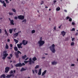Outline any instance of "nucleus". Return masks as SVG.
Wrapping results in <instances>:
<instances>
[{
  "label": "nucleus",
  "instance_id": "obj_1",
  "mask_svg": "<svg viewBox=\"0 0 78 78\" xmlns=\"http://www.w3.org/2000/svg\"><path fill=\"white\" fill-rule=\"evenodd\" d=\"M55 45L54 44H53L50 47V50L53 53H55Z\"/></svg>",
  "mask_w": 78,
  "mask_h": 78
},
{
  "label": "nucleus",
  "instance_id": "obj_2",
  "mask_svg": "<svg viewBox=\"0 0 78 78\" xmlns=\"http://www.w3.org/2000/svg\"><path fill=\"white\" fill-rule=\"evenodd\" d=\"M28 43V41H26L23 40L22 41V43H20V44H19L20 46H21L23 44V45H25L27 44Z\"/></svg>",
  "mask_w": 78,
  "mask_h": 78
},
{
  "label": "nucleus",
  "instance_id": "obj_3",
  "mask_svg": "<svg viewBox=\"0 0 78 78\" xmlns=\"http://www.w3.org/2000/svg\"><path fill=\"white\" fill-rule=\"evenodd\" d=\"M38 43L39 44V46H42L45 43V41H39L38 42Z\"/></svg>",
  "mask_w": 78,
  "mask_h": 78
},
{
  "label": "nucleus",
  "instance_id": "obj_4",
  "mask_svg": "<svg viewBox=\"0 0 78 78\" xmlns=\"http://www.w3.org/2000/svg\"><path fill=\"white\" fill-rule=\"evenodd\" d=\"M10 69V67H6L5 69V72L7 73L9 71Z\"/></svg>",
  "mask_w": 78,
  "mask_h": 78
},
{
  "label": "nucleus",
  "instance_id": "obj_5",
  "mask_svg": "<svg viewBox=\"0 0 78 78\" xmlns=\"http://www.w3.org/2000/svg\"><path fill=\"white\" fill-rule=\"evenodd\" d=\"M18 18L21 20H23L24 19V16H18Z\"/></svg>",
  "mask_w": 78,
  "mask_h": 78
},
{
  "label": "nucleus",
  "instance_id": "obj_6",
  "mask_svg": "<svg viewBox=\"0 0 78 78\" xmlns=\"http://www.w3.org/2000/svg\"><path fill=\"white\" fill-rule=\"evenodd\" d=\"M15 66L16 67H21L22 64L21 63H19L15 65Z\"/></svg>",
  "mask_w": 78,
  "mask_h": 78
},
{
  "label": "nucleus",
  "instance_id": "obj_7",
  "mask_svg": "<svg viewBox=\"0 0 78 78\" xmlns=\"http://www.w3.org/2000/svg\"><path fill=\"white\" fill-rule=\"evenodd\" d=\"M66 32H65L64 31H62L61 32V34L62 35L63 37H64L65 35H66Z\"/></svg>",
  "mask_w": 78,
  "mask_h": 78
},
{
  "label": "nucleus",
  "instance_id": "obj_8",
  "mask_svg": "<svg viewBox=\"0 0 78 78\" xmlns=\"http://www.w3.org/2000/svg\"><path fill=\"white\" fill-rule=\"evenodd\" d=\"M28 62H29V64L30 65H31L32 62V59L31 58H29V61H28Z\"/></svg>",
  "mask_w": 78,
  "mask_h": 78
},
{
  "label": "nucleus",
  "instance_id": "obj_9",
  "mask_svg": "<svg viewBox=\"0 0 78 78\" xmlns=\"http://www.w3.org/2000/svg\"><path fill=\"white\" fill-rule=\"evenodd\" d=\"M5 74H3L2 75H1V76H0V77L1 78H2V77L3 78H5Z\"/></svg>",
  "mask_w": 78,
  "mask_h": 78
},
{
  "label": "nucleus",
  "instance_id": "obj_10",
  "mask_svg": "<svg viewBox=\"0 0 78 78\" xmlns=\"http://www.w3.org/2000/svg\"><path fill=\"white\" fill-rule=\"evenodd\" d=\"M41 69H40L39 70V73H38V75H41Z\"/></svg>",
  "mask_w": 78,
  "mask_h": 78
},
{
  "label": "nucleus",
  "instance_id": "obj_11",
  "mask_svg": "<svg viewBox=\"0 0 78 78\" xmlns=\"http://www.w3.org/2000/svg\"><path fill=\"white\" fill-rule=\"evenodd\" d=\"M14 23V21L12 20H11L10 23L12 25H14V23Z\"/></svg>",
  "mask_w": 78,
  "mask_h": 78
},
{
  "label": "nucleus",
  "instance_id": "obj_12",
  "mask_svg": "<svg viewBox=\"0 0 78 78\" xmlns=\"http://www.w3.org/2000/svg\"><path fill=\"white\" fill-rule=\"evenodd\" d=\"M19 33V31L17 33H16L14 34V36H15V37H17L18 36Z\"/></svg>",
  "mask_w": 78,
  "mask_h": 78
},
{
  "label": "nucleus",
  "instance_id": "obj_13",
  "mask_svg": "<svg viewBox=\"0 0 78 78\" xmlns=\"http://www.w3.org/2000/svg\"><path fill=\"white\" fill-rule=\"evenodd\" d=\"M46 72H47L46 70L44 71L42 73V76H43L44 75H45V73H46Z\"/></svg>",
  "mask_w": 78,
  "mask_h": 78
},
{
  "label": "nucleus",
  "instance_id": "obj_14",
  "mask_svg": "<svg viewBox=\"0 0 78 78\" xmlns=\"http://www.w3.org/2000/svg\"><path fill=\"white\" fill-rule=\"evenodd\" d=\"M26 70V69H24L23 67H22V69L20 70V71L21 72H22L23 71H24Z\"/></svg>",
  "mask_w": 78,
  "mask_h": 78
},
{
  "label": "nucleus",
  "instance_id": "obj_15",
  "mask_svg": "<svg viewBox=\"0 0 78 78\" xmlns=\"http://www.w3.org/2000/svg\"><path fill=\"white\" fill-rule=\"evenodd\" d=\"M15 55H16V58H18L19 57V54L16 53V52L15 53Z\"/></svg>",
  "mask_w": 78,
  "mask_h": 78
},
{
  "label": "nucleus",
  "instance_id": "obj_16",
  "mask_svg": "<svg viewBox=\"0 0 78 78\" xmlns=\"http://www.w3.org/2000/svg\"><path fill=\"white\" fill-rule=\"evenodd\" d=\"M27 57V56L26 55H25L24 56H22V58L23 59H25V58H26Z\"/></svg>",
  "mask_w": 78,
  "mask_h": 78
},
{
  "label": "nucleus",
  "instance_id": "obj_17",
  "mask_svg": "<svg viewBox=\"0 0 78 78\" xmlns=\"http://www.w3.org/2000/svg\"><path fill=\"white\" fill-rule=\"evenodd\" d=\"M14 50H15V51H17L18 50L17 47H16V46H15V47H14Z\"/></svg>",
  "mask_w": 78,
  "mask_h": 78
},
{
  "label": "nucleus",
  "instance_id": "obj_18",
  "mask_svg": "<svg viewBox=\"0 0 78 78\" xmlns=\"http://www.w3.org/2000/svg\"><path fill=\"white\" fill-rule=\"evenodd\" d=\"M32 60L34 61H35L36 60H37V58H36V57H34L32 58Z\"/></svg>",
  "mask_w": 78,
  "mask_h": 78
},
{
  "label": "nucleus",
  "instance_id": "obj_19",
  "mask_svg": "<svg viewBox=\"0 0 78 78\" xmlns=\"http://www.w3.org/2000/svg\"><path fill=\"white\" fill-rule=\"evenodd\" d=\"M14 40L16 42V44L18 43V42H19V41L17 40L16 39H14Z\"/></svg>",
  "mask_w": 78,
  "mask_h": 78
},
{
  "label": "nucleus",
  "instance_id": "obj_20",
  "mask_svg": "<svg viewBox=\"0 0 78 78\" xmlns=\"http://www.w3.org/2000/svg\"><path fill=\"white\" fill-rule=\"evenodd\" d=\"M57 63L56 62H55V61L53 62H52V65H56Z\"/></svg>",
  "mask_w": 78,
  "mask_h": 78
},
{
  "label": "nucleus",
  "instance_id": "obj_21",
  "mask_svg": "<svg viewBox=\"0 0 78 78\" xmlns=\"http://www.w3.org/2000/svg\"><path fill=\"white\" fill-rule=\"evenodd\" d=\"M16 54H18L19 55V54H22V53L19 51H17V52H16Z\"/></svg>",
  "mask_w": 78,
  "mask_h": 78
},
{
  "label": "nucleus",
  "instance_id": "obj_22",
  "mask_svg": "<svg viewBox=\"0 0 78 78\" xmlns=\"http://www.w3.org/2000/svg\"><path fill=\"white\" fill-rule=\"evenodd\" d=\"M60 7H57V8L56 10L57 11H59L60 10Z\"/></svg>",
  "mask_w": 78,
  "mask_h": 78
},
{
  "label": "nucleus",
  "instance_id": "obj_23",
  "mask_svg": "<svg viewBox=\"0 0 78 78\" xmlns=\"http://www.w3.org/2000/svg\"><path fill=\"white\" fill-rule=\"evenodd\" d=\"M5 35H6L7 36H8V34L6 30H5Z\"/></svg>",
  "mask_w": 78,
  "mask_h": 78
},
{
  "label": "nucleus",
  "instance_id": "obj_24",
  "mask_svg": "<svg viewBox=\"0 0 78 78\" xmlns=\"http://www.w3.org/2000/svg\"><path fill=\"white\" fill-rule=\"evenodd\" d=\"M8 55V54L7 53H5L4 54V57H6Z\"/></svg>",
  "mask_w": 78,
  "mask_h": 78
},
{
  "label": "nucleus",
  "instance_id": "obj_25",
  "mask_svg": "<svg viewBox=\"0 0 78 78\" xmlns=\"http://www.w3.org/2000/svg\"><path fill=\"white\" fill-rule=\"evenodd\" d=\"M5 48L7 49H8L9 48V47L8 45H7V44H6V45L5 46Z\"/></svg>",
  "mask_w": 78,
  "mask_h": 78
},
{
  "label": "nucleus",
  "instance_id": "obj_26",
  "mask_svg": "<svg viewBox=\"0 0 78 78\" xmlns=\"http://www.w3.org/2000/svg\"><path fill=\"white\" fill-rule=\"evenodd\" d=\"M11 76V74L8 75L7 76H6L7 78H9Z\"/></svg>",
  "mask_w": 78,
  "mask_h": 78
},
{
  "label": "nucleus",
  "instance_id": "obj_27",
  "mask_svg": "<svg viewBox=\"0 0 78 78\" xmlns=\"http://www.w3.org/2000/svg\"><path fill=\"white\" fill-rule=\"evenodd\" d=\"M9 33L10 34H11L12 33V29H9Z\"/></svg>",
  "mask_w": 78,
  "mask_h": 78
},
{
  "label": "nucleus",
  "instance_id": "obj_28",
  "mask_svg": "<svg viewBox=\"0 0 78 78\" xmlns=\"http://www.w3.org/2000/svg\"><path fill=\"white\" fill-rule=\"evenodd\" d=\"M4 3H3V6L5 7H6V3L4 1H3Z\"/></svg>",
  "mask_w": 78,
  "mask_h": 78
},
{
  "label": "nucleus",
  "instance_id": "obj_29",
  "mask_svg": "<svg viewBox=\"0 0 78 78\" xmlns=\"http://www.w3.org/2000/svg\"><path fill=\"white\" fill-rule=\"evenodd\" d=\"M71 31H75V28H73L71 30Z\"/></svg>",
  "mask_w": 78,
  "mask_h": 78
},
{
  "label": "nucleus",
  "instance_id": "obj_30",
  "mask_svg": "<svg viewBox=\"0 0 78 78\" xmlns=\"http://www.w3.org/2000/svg\"><path fill=\"white\" fill-rule=\"evenodd\" d=\"M17 46L19 48H20V47L21 46V45H20L19 44H17Z\"/></svg>",
  "mask_w": 78,
  "mask_h": 78
},
{
  "label": "nucleus",
  "instance_id": "obj_31",
  "mask_svg": "<svg viewBox=\"0 0 78 78\" xmlns=\"http://www.w3.org/2000/svg\"><path fill=\"white\" fill-rule=\"evenodd\" d=\"M39 67V65H37L35 67V69H37Z\"/></svg>",
  "mask_w": 78,
  "mask_h": 78
},
{
  "label": "nucleus",
  "instance_id": "obj_32",
  "mask_svg": "<svg viewBox=\"0 0 78 78\" xmlns=\"http://www.w3.org/2000/svg\"><path fill=\"white\" fill-rule=\"evenodd\" d=\"M6 2V3H9V2H8V0H5ZM10 1H11L12 0H9Z\"/></svg>",
  "mask_w": 78,
  "mask_h": 78
},
{
  "label": "nucleus",
  "instance_id": "obj_33",
  "mask_svg": "<svg viewBox=\"0 0 78 78\" xmlns=\"http://www.w3.org/2000/svg\"><path fill=\"white\" fill-rule=\"evenodd\" d=\"M27 20H26L25 19L24 20H23V21H22V22H25V23H26V22Z\"/></svg>",
  "mask_w": 78,
  "mask_h": 78
},
{
  "label": "nucleus",
  "instance_id": "obj_34",
  "mask_svg": "<svg viewBox=\"0 0 78 78\" xmlns=\"http://www.w3.org/2000/svg\"><path fill=\"white\" fill-rule=\"evenodd\" d=\"M12 11H13L14 12H16V10H15V9H12Z\"/></svg>",
  "mask_w": 78,
  "mask_h": 78
},
{
  "label": "nucleus",
  "instance_id": "obj_35",
  "mask_svg": "<svg viewBox=\"0 0 78 78\" xmlns=\"http://www.w3.org/2000/svg\"><path fill=\"white\" fill-rule=\"evenodd\" d=\"M35 31L34 30H32V34L35 33Z\"/></svg>",
  "mask_w": 78,
  "mask_h": 78
},
{
  "label": "nucleus",
  "instance_id": "obj_36",
  "mask_svg": "<svg viewBox=\"0 0 78 78\" xmlns=\"http://www.w3.org/2000/svg\"><path fill=\"white\" fill-rule=\"evenodd\" d=\"M74 42H72V43H71V46H73L74 45Z\"/></svg>",
  "mask_w": 78,
  "mask_h": 78
},
{
  "label": "nucleus",
  "instance_id": "obj_37",
  "mask_svg": "<svg viewBox=\"0 0 78 78\" xmlns=\"http://www.w3.org/2000/svg\"><path fill=\"white\" fill-rule=\"evenodd\" d=\"M9 14L10 15H13V13H12V12H9Z\"/></svg>",
  "mask_w": 78,
  "mask_h": 78
},
{
  "label": "nucleus",
  "instance_id": "obj_38",
  "mask_svg": "<svg viewBox=\"0 0 78 78\" xmlns=\"http://www.w3.org/2000/svg\"><path fill=\"white\" fill-rule=\"evenodd\" d=\"M29 62V61H24V62L25 63L27 64Z\"/></svg>",
  "mask_w": 78,
  "mask_h": 78
},
{
  "label": "nucleus",
  "instance_id": "obj_39",
  "mask_svg": "<svg viewBox=\"0 0 78 78\" xmlns=\"http://www.w3.org/2000/svg\"><path fill=\"white\" fill-rule=\"evenodd\" d=\"M69 21H70V22H71L72 21V19L71 18H70L69 20Z\"/></svg>",
  "mask_w": 78,
  "mask_h": 78
},
{
  "label": "nucleus",
  "instance_id": "obj_40",
  "mask_svg": "<svg viewBox=\"0 0 78 78\" xmlns=\"http://www.w3.org/2000/svg\"><path fill=\"white\" fill-rule=\"evenodd\" d=\"M3 52L4 53H6L7 52V51H6L5 50V51H4Z\"/></svg>",
  "mask_w": 78,
  "mask_h": 78
},
{
  "label": "nucleus",
  "instance_id": "obj_41",
  "mask_svg": "<svg viewBox=\"0 0 78 78\" xmlns=\"http://www.w3.org/2000/svg\"><path fill=\"white\" fill-rule=\"evenodd\" d=\"M71 38H72V39H71V40H72V41H74V40L75 39V38H73L72 37H71Z\"/></svg>",
  "mask_w": 78,
  "mask_h": 78
},
{
  "label": "nucleus",
  "instance_id": "obj_42",
  "mask_svg": "<svg viewBox=\"0 0 78 78\" xmlns=\"http://www.w3.org/2000/svg\"><path fill=\"white\" fill-rule=\"evenodd\" d=\"M72 24L73 25H75V23L74 22H72Z\"/></svg>",
  "mask_w": 78,
  "mask_h": 78
},
{
  "label": "nucleus",
  "instance_id": "obj_43",
  "mask_svg": "<svg viewBox=\"0 0 78 78\" xmlns=\"http://www.w3.org/2000/svg\"><path fill=\"white\" fill-rule=\"evenodd\" d=\"M0 2H1V3L2 4H4V2H3H3H2V0H0Z\"/></svg>",
  "mask_w": 78,
  "mask_h": 78
},
{
  "label": "nucleus",
  "instance_id": "obj_44",
  "mask_svg": "<svg viewBox=\"0 0 78 78\" xmlns=\"http://www.w3.org/2000/svg\"><path fill=\"white\" fill-rule=\"evenodd\" d=\"M25 64L24 63H23L22 64V66H25Z\"/></svg>",
  "mask_w": 78,
  "mask_h": 78
},
{
  "label": "nucleus",
  "instance_id": "obj_45",
  "mask_svg": "<svg viewBox=\"0 0 78 78\" xmlns=\"http://www.w3.org/2000/svg\"><path fill=\"white\" fill-rule=\"evenodd\" d=\"M13 73V71L12 70L10 71V74H12Z\"/></svg>",
  "mask_w": 78,
  "mask_h": 78
},
{
  "label": "nucleus",
  "instance_id": "obj_46",
  "mask_svg": "<svg viewBox=\"0 0 78 78\" xmlns=\"http://www.w3.org/2000/svg\"><path fill=\"white\" fill-rule=\"evenodd\" d=\"M42 37H41L40 38V41H42Z\"/></svg>",
  "mask_w": 78,
  "mask_h": 78
},
{
  "label": "nucleus",
  "instance_id": "obj_47",
  "mask_svg": "<svg viewBox=\"0 0 78 78\" xmlns=\"http://www.w3.org/2000/svg\"><path fill=\"white\" fill-rule=\"evenodd\" d=\"M44 3V2L43 1H42L41 2V5H42V4H43Z\"/></svg>",
  "mask_w": 78,
  "mask_h": 78
},
{
  "label": "nucleus",
  "instance_id": "obj_48",
  "mask_svg": "<svg viewBox=\"0 0 78 78\" xmlns=\"http://www.w3.org/2000/svg\"><path fill=\"white\" fill-rule=\"evenodd\" d=\"M14 19H16V20H17L18 19V18H17V17L16 16V17H15Z\"/></svg>",
  "mask_w": 78,
  "mask_h": 78
},
{
  "label": "nucleus",
  "instance_id": "obj_49",
  "mask_svg": "<svg viewBox=\"0 0 78 78\" xmlns=\"http://www.w3.org/2000/svg\"><path fill=\"white\" fill-rule=\"evenodd\" d=\"M10 57H11V58L12 57L13 55L12 54H10Z\"/></svg>",
  "mask_w": 78,
  "mask_h": 78
},
{
  "label": "nucleus",
  "instance_id": "obj_50",
  "mask_svg": "<svg viewBox=\"0 0 78 78\" xmlns=\"http://www.w3.org/2000/svg\"><path fill=\"white\" fill-rule=\"evenodd\" d=\"M13 63H16V61L15 60L13 61Z\"/></svg>",
  "mask_w": 78,
  "mask_h": 78
},
{
  "label": "nucleus",
  "instance_id": "obj_51",
  "mask_svg": "<svg viewBox=\"0 0 78 78\" xmlns=\"http://www.w3.org/2000/svg\"><path fill=\"white\" fill-rule=\"evenodd\" d=\"M35 72H36V73H37V69H35Z\"/></svg>",
  "mask_w": 78,
  "mask_h": 78
},
{
  "label": "nucleus",
  "instance_id": "obj_52",
  "mask_svg": "<svg viewBox=\"0 0 78 78\" xmlns=\"http://www.w3.org/2000/svg\"><path fill=\"white\" fill-rule=\"evenodd\" d=\"M69 16H67L66 17V20H68L69 19Z\"/></svg>",
  "mask_w": 78,
  "mask_h": 78
},
{
  "label": "nucleus",
  "instance_id": "obj_53",
  "mask_svg": "<svg viewBox=\"0 0 78 78\" xmlns=\"http://www.w3.org/2000/svg\"><path fill=\"white\" fill-rule=\"evenodd\" d=\"M11 76H12L13 77H14V75L13 74H11Z\"/></svg>",
  "mask_w": 78,
  "mask_h": 78
},
{
  "label": "nucleus",
  "instance_id": "obj_54",
  "mask_svg": "<svg viewBox=\"0 0 78 78\" xmlns=\"http://www.w3.org/2000/svg\"><path fill=\"white\" fill-rule=\"evenodd\" d=\"M6 58V57H2V59H3V60H4Z\"/></svg>",
  "mask_w": 78,
  "mask_h": 78
},
{
  "label": "nucleus",
  "instance_id": "obj_55",
  "mask_svg": "<svg viewBox=\"0 0 78 78\" xmlns=\"http://www.w3.org/2000/svg\"><path fill=\"white\" fill-rule=\"evenodd\" d=\"M10 46L11 47H12L13 46L12 44H10Z\"/></svg>",
  "mask_w": 78,
  "mask_h": 78
},
{
  "label": "nucleus",
  "instance_id": "obj_56",
  "mask_svg": "<svg viewBox=\"0 0 78 78\" xmlns=\"http://www.w3.org/2000/svg\"><path fill=\"white\" fill-rule=\"evenodd\" d=\"M62 25H61L60 26H59L58 27V28L59 29L62 26Z\"/></svg>",
  "mask_w": 78,
  "mask_h": 78
},
{
  "label": "nucleus",
  "instance_id": "obj_57",
  "mask_svg": "<svg viewBox=\"0 0 78 78\" xmlns=\"http://www.w3.org/2000/svg\"><path fill=\"white\" fill-rule=\"evenodd\" d=\"M2 32V30L1 29H0V34H1Z\"/></svg>",
  "mask_w": 78,
  "mask_h": 78
},
{
  "label": "nucleus",
  "instance_id": "obj_58",
  "mask_svg": "<svg viewBox=\"0 0 78 78\" xmlns=\"http://www.w3.org/2000/svg\"><path fill=\"white\" fill-rule=\"evenodd\" d=\"M56 27L55 26L54 28V29L55 30L56 29Z\"/></svg>",
  "mask_w": 78,
  "mask_h": 78
},
{
  "label": "nucleus",
  "instance_id": "obj_59",
  "mask_svg": "<svg viewBox=\"0 0 78 78\" xmlns=\"http://www.w3.org/2000/svg\"><path fill=\"white\" fill-rule=\"evenodd\" d=\"M69 40V38H68L67 37L66 38V41H68Z\"/></svg>",
  "mask_w": 78,
  "mask_h": 78
},
{
  "label": "nucleus",
  "instance_id": "obj_60",
  "mask_svg": "<svg viewBox=\"0 0 78 78\" xmlns=\"http://www.w3.org/2000/svg\"><path fill=\"white\" fill-rule=\"evenodd\" d=\"M75 35H76V36H77V35H78V32L76 33V34H75Z\"/></svg>",
  "mask_w": 78,
  "mask_h": 78
},
{
  "label": "nucleus",
  "instance_id": "obj_61",
  "mask_svg": "<svg viewBox=\"0 0 78 78\" xmlns=\"http://www.w3.org/2000/svg\"><path fill=\"white\" fill-rule=\"evenodd\" d=\"M29 59V58H27L26 59H25V60H27Z\"/></svg>",
  "mask_w": 78,
  "mask_h": 78
},
{
  "label": "nucleus",
  "instance_id": "obj_62",
  "mask_svg": "<svg viewBox=\"0 0 78 78\" xmlns=\"http://www.w3.org/2000/svg\"><path fill=\"white\" fill-rule=\"evenodd\" d=\"M32 71H33V73L34 74H35V73H34V70H32Z\"/></svg>",
  "mask_w": 78,
  "mask_h": 78
},
{
  "label": "nucleus",
  "instance_id": "obj_63",
  "mask_svg": "<svg viewBox=\"0 0 78 78\" xmlns=\"http://www.w3.org/2000/svg\"><path fill=\"white\" fill-rule=\"evenodd\" d=\"M8 58L10 59H11V58L10 56H9Z\"/></svg>",
  "mask_w": 78,
  "mask_h": 78
},
{
  "label": "nucleus",
  "instance_id": "obj_64",
  "mask_svg": "<svg viewBox=\"0 0 78 78\" xmlns=\"http://www.w3.org/2000/svg\"><path fill=\"white\" fill-rule=\"evenodd\" d=\"M57 2V1L56 0H55L54 1V3H55Z\"/></svg>",
  "mask_w": 78,
  "mask_h": 78
}]
</instances>
